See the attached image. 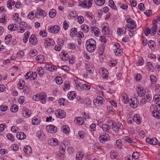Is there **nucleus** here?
<instances>
[{
  "instance_id": "obj_1",
  "label": "nucleus",
  "mask_w": 160,
  "mask_h": 160,
  "mask_svg": "<svg viewBox=\"0 0 160 160\" xmlns=\"http://www.w3.org/2000/svg\"><path fill=\"white\" fill-rule=\"evenodd\" d=\"M96 42L94 40L90 39L87 40L86 42V49L89 52H93L96 48Z\"/></svg>"
},
{
  "instance_id": "obj_2",
  "label": "nucleus",
  "mask_w": 160,
  "mask_h": 160,
  "mask_svg": "<svg viewBox=\"0 0 160 160\" xmlns=\"http://www.w3.org/2000/svg\"><path fill=\"white\" fill-rule=\"evenodd\" d=\"M92 2L91 0H89L87 2L86 1H84L79 3L78 5L82 8L88 9L92 6Z\"/></svg>"
},
{
  "instance_id": "obj_3",
  "label": "nucleus",
  "mask_w": 160,
  "mask_h": 160,
  "mask_svg": "<svg viewBox=\"0 0 160 160\" xmlns=\"http://www.w3.org/2000/svg\"><path fill=\"white\" fill-rule=\"evenodd\" d=\"M157 109L154 110L152 112V115L154 117L157 119L160 118V103H157Z\"/></svg>"
},
{
  "instance_id": "obj_4",
  "label": "nucleus",
  "mask_w": 160,
  "mask_h": 160,
  "mask_svg": "<svg viewBox=\"0 0 160 160\" xmlns=\"http://www.w3.org/2000/svg\"><path fill=\"white\" fill-rule=\"evenodd\" d=\"M46 128L47 132L52 133H55L57 130V127L52 125H49L47 126Z\"/></svg>"
},
{
  "instance_id": "obj_5",
  "label": "nucleus",
  "mask_w": 160,
  "mask_h": 160,
  "mask_svg": "<svg viewBox=\"0 0 160 160\" xmlns=\"http://www.w3.org/2000/svg\"><path fill=\"white\" fill-rule=\"evenodd\" d=\"M139 101L138 99L133 97L131 98V102L130 103V106L132 108H136L138 105Z\"/></svg>"
},
{
  "instance_id": "obj_6",
  "label": "nucleus",
  "mask_w": 160,
  "mask_h": 160,
  "mask_svg": "<svg viewBox=\"0 0 160 160\" xmlns=\"http://www.w3.org/2000/svg\"><path fill=\"white\" fill-rule=\"evenodd\" d=\"M55 114L57 117L61 118H64L66 116V112L61 109L57 110L55 112Z\"/></svg>"
},
{
  "instance_id": "obj_7",
  "label": "nucleus",
  "mask_w": 160,
  "mask_h": 160,
  "mask_svg": "<svg viewBox=\"0 0 160 160\" xmlns=\"http://www.w3.org/2000/svg\"><path fill=\"white\" fill-rule=\"evenodd\" d=\"M60 27L58 25H55L53 27H50L48 28V31L51 32L57 33L59 32L60 29Z\"/></svg>"
},
{
  "instance_id": "obj_8",
  "label": "nucleus",
  "mask_w": 160,
  "mask_h": 160,
  "mask_svg": "<svg viewBox=\"0 0 160 160\" xmlns=\"http://www.w3.org/2000/svg\"><path fill=\"white\" fill-rule=\"evenodd\" d=\"M113 130L115 132H117L119 131L120 130H122L123 128V125L120 123L118 122L117 124L112 127Z\"/></svg>"
},
{
  "instance_id": "obj_9",
  "label": "nucleus",
  "mask_w": 160,
  "mask_h": 160,
  "mask_svg": "<svg viewBox=\"0 0 160 160\" xmlns=\"http://www.w3.org/2000/svg\"><path fill=\"white\" fill-rule=\"evenodd\" d=\"M137 92L139 96L142 97L145 95V91L143 88L141 86H138L137 88Z\"/></svg>"
},
{
  "instance_id": "obj_10",
  "label": "nucleus",
  "mask_w": 160,
  "mask_h": 160,
  "mask_svg": "<svg viewBox=\"0 0 160 160\" xmlns=\"http://www.w3.org/2000/svg\"><path fill=\"white\" fill-rule=\"evenodd\" d=\"M110 139L109 136L106 133H103V135H100L99 138L100 141L102 142L103 141H108Z\"/></svg>"
},
{
  "instance_id": "obj_11",
  "label": "nucleus",
  "mask_w": 160,
  "mask_h": 160,
  "mask_svg": "<svg viewBox=\"0 0 160 160\" xmlns=\"http://www.w3.org/2000/svg\"><path fill=\"white\" fill-rule=\"evenodd\" d=\"M30 43L33 45H36L38 43L37 40L34 35H32L29 39Z\"/></svg>"
},
{
  "instance_id": "obj_12",
  "label": "nucleus",
  "mask_w": 160,
  "mask_h": 160,
  "mask_svg": "<svg viewBox=\"0 0 160 160\" xmlns=\"http://www.w3.org/2000/svg\"><path fill=\"white\" fill-rule=\"evenodd\" d=\"M44 45L47 47L52 46L54 44V42L51 39L49 38H46L44 40Z\"/></svg>"
},
{
  "instance_id": "obj_13",
  "label": "nucleus",
  "mask_w": 160,
  "mask_h": 160,
  "mask_svg": "<svg viewBox=\"0 0 160 160\" xmlns=\"http://www.w3.org/2000/svg\"><path fill=\"white\" fill-rule=\"evenodd\" d=\"M146 142L151 145H154L157 144L158 140L156 138H153L150 139L147 138L146 139Z\"/></svg>"
},
{
  "instance_id": "obj_14",
  "label": "nucleus",
  "mask_w": 160,
  "mask_h": 160,
  "mask_svg": "<svg viewBox=\"0 0 160 160\" xmlns=\"http://www.w3.org/2000/svg\"><path fill=\"white\" fill-rule=\"evenodd\" d=\"M122 102L124 103H127L129 102L128 95L125 93H123L121 95Z\"/></svg>"
},
{
  "instance_id": "obj_15",
  "label": "nucleus",
  "mask_w": 160,
  "mask_h": 160,
  "mask_svg": "<svg viewBox=\"0 0 160 160\" xmlns=\"http://www.w3.org/2000/svg\"><path fill=\"white\" fill-rule=\"evenodd\" d=\"M101 74L105 78H107L108 76V71L105 69L101 68L100 72Z\"/></svg>"
},
{
  "instance_id": "obj_16",
  "label": "nucleus",
  "mask_w": 160,
  "mask_h": 160,
  "mask_svg": "<svg viewBox=\"0 0 160 160\" xmlns=\"http://www.w3.org/2000/svg\"><path fill=\"white\" fill-rule=\"evenodd\" d=\"M39 99L40 100L42 103H46L47 97L46 94H41L39 95Z\"/></svg>"
},
{
  "instance_id": "obj_17",
  "label": "nucleus",
  "mask_w": 160,
  "mask_h": 160,
  "mask_svg": "<svg viewBox=\"0 0 160 160\" xmlns=\"http://www.w3.org/2000/svg\"><path fill=\"white\" fill-rule=\"evenodd\" d=\"M23 151L27 154H29L32 152V148L30 146H25Z\"/></svg>"
},
{
  "instance_id": "obj_18",
  "label": "nucleus",
  "mask_w": 160,
  "mask_h": 160,
  "mask_svg": "<svg viewBox=\"0 0 160 160\" xmlns=\"http://www.w3.org/2000/svg\"><path fill=\"white\" fill-rule=\"evenodd\" d=\"M16 137L18 139L22 140L26 138V135L23 132H20L17 133Z\"/></svg>"
},
{
  "instance_id": "obj_19",
  "label": "nucleus",
  "mask_w": 160,
  "mask_h": 160,
  "mask_svg": "<svg viewBox=\"0 0 160 160\" xmlns=\"http://www.w3.org/2000/svg\"><path fill=\"white\" fill-rule=\"evenodd\" d=\"M22 115L24 117L28 118L31 115V112L28 110H23L22 112Z\"/></svg>"
},
{
  "instance_id": "obj_20",
  "label": "nucleus",
  "mask_w": 160,
  "mask_h": 160,
  "mask_svg": "<svg viewBox=\"0 0 160 160\" xmlns=\"http://www.w3.org/2000/svg\"><path fill=\"white\" fill-rule=\"evenodd\" d=\"M18 25L16 24H11L8 26V28L11 31H14L17 29Z\"/></svg>"
},
{
  "instance_id": "obj_21",
  "label": "nucleus",
  "mask_w": 160,
  "mask_h": 160,
  "mask_svg": "<svg viewBox=\"0 0 160 160\" xmlns=\"http://www.w3.org/2000/svg\"><path fill=\"white\" fill-rule=\"evenodd\" d=\"M40 122V119L36 117H34L32 120V123L34 125H37Z\"/></svg>"
},
{
  "instance_id": "obj_22",
  "label": "nucleus",
  "mask_w": 160,
  "mask_h": 160,
  "mask_svg": "<svg viewBox=\"0 0 160 160\" xmlns=\"http://www.w3.org/2000/svg\"><path fill=\"white\" fill-rule=\"evenodd\" d=\"M76 93L75 92H69L67 95L68 98L70 100H72L76 97Z\"/></svg>"
},
{
  "instance_id": "obj_23",
  "label": "nucleus",
  "mask_w": 160,
  "mask_h": 160,
  "mask_svg": "<svg viewBox=\"0 0 160 160\" xmlns=\"http://www.w3.org/2000/svg\"><path fill=\"white\" fill-rule=\"evenodd\" d=\"M12 36L11 35L8 34L5 37V42L7 45L9 44L10 41L12 40Z\"/></svg>"
},
{
  "instance_id": "obj_24",
  "label": "nucleus",
  "mask_w": 160,
  "mask_h": 160,
  "mask_svg": "<svg viewBox=\"0 0 160 160\" xmlns=\"http://www.w3.org/2000/svg\"><path fill=\"white\" fill-rule=\"evenodd\" d=\"M66 148V146L64 144L62 143L61 144L60 147V152L62 155L63 156L64 154V152Z\"/></svg>"
},
{
  "instance_id": "obj_25",
  "label": "nucleus",
  "mask_w": 160,
  "mask_h": 160,
  "mask_svg": "<svg viewBox=\"0 0 160 160\" xmlns=\"http://www.w3.org/2000/svg\"><path fill=\"white\" fill-rule=\"evenodd\" d=\"M13 19L15 22H19L21 21V18H19V15L18 13H15L13 15Z\"/></svg>"
},
{
  "instance_id": "obj_26",
  "label": "nucleus",
  "mask_w": 160,
  "mask_h": 160,
  "mask_svg": "<svg viewBox=\"0 0 160 160\" xmlns=\"http://www.w3.org/2000/svg\"><path fill=\"white\" fill-rule=\"evenodd\" d=\"M133 121L135 122L137 124H139L140 122V117L139 115L135 114L133 118Z\"/></svg>"
},
{
  "instance_id": "obj_27",
  "label": "nucleus",
  "mask_w": 160,
  "mask_h": 160,
  "mask_svg": "<svg viewBox=\"0 0 160 160\" xmlns=\"http://www.w3.org/2000/svg\"><path fill=\"white\" fill-rule=\"evenodd\" d=\"M118 155V153L115 151L112 150L110 152V157L112 159H114L116 158Z\"/></svg>"
},
{
  "instance_id": "obj_28",
  "label": "nucleus",
  "mask_w": 160,
  "mask_h": 160,
  "mask_svg": "<svg viewBox=\"0 0 160 160\" xmlns=\"http://www.w3.org/2000/svg\"><path fill=\"white\" fill-rule=\"evenodd\" d=\"M25 84V82L23 80H20L18 85V88L21 90L23 89L24 88Z\"/></svg>"
},
{
  "instance_id": "obj_29",
  "label": "nucleus",
  "mask_w": 160,
  "mask_h": 160,
  "mask_svg": "<svg viewBox=\"0 0 160 160\" xmlns=\"http://www.w3.org/2000/svg\"><path fill=\"white\" fill-rule=\"evenodd\" d=\"M110 127H111V125L110 124L107 125V124H103L102 126V128L103 131L108 132Z\"/></svg>"
},
{
  "instance_id": "obj_30",
  "label": "nucleus",
  "mask_w": 160,
  "mask_h": 160,
  "mask_svg": "<svg viewBox=\"0 0 160 160\" xmlns=\"http://www.w3.org/2000/svg\"><path fill=\"white\" fill-rule=\"evenodd\" d=\"M82 30L85 33L88 32L89 31V27L87 25H82L81 26Z\"/></svg>"
},
{
  "instance_id": "obj_31",
  "label": "nucleus",
  "mask_w": 160,
  "mask_h": 160,
  "mask_svg": "<svg viewBox=\"0 0 160 160\" xmlns=\"http://www.w3.org/2000/svg\"><path fill=\"white\" fill-rule=\"evenodd\" d=\"M77 32V30L76 28H72L71 30L70 33V36L72 37L75 36L76 35Z\"/></svg>"
},
{
  "instance_id": "obj_32",
  "label": "nucleus",
  "mask_w": 160,
  "mask_h": 160,
  "mask_svg": "<svg viewBox=\"0 0 160 160\" xmlns=\"http://www.w3.org/2000/svg\"><path fill=\"white\" fill-rule=\"evenodd\" d=\"M158 27L156 25H153L151 29V35L152 36H154L156 33V28Z\"/></svg>"
},
{
  "instance_id": "obj_33",
  "label": "nucleus",
  "mask_w": 160,
  "mask_h": 160,
  "mask_svg": "<svg viewBox=\"0 0 160 160\" xmlns=\"http://www.w3.org/2000/svg\"><path fill=\"white\" fill-rule=\"evenodd\" d=\"M105 47L103 44H101L99 47L98 52L99 54L102 55V54L104 50Z\"/></svg>"
},
{
  "instance_id": "obj_34",
  "label": "nucleus",
  "mask_w": 160,
  "mask_h": 160,
  "mask_svg": "<svg viewBox=\"0 0 160 160\" xmlns=\"http://www.w3.org/2000/svg\"><path fill=\"white\" fill-rule=\"evenodd\" d=\"M105 0H95V4L99 6H101L104 4Z\"/></svg>"
},
{
  "instance_id": "obj_35",
  "label": "nucleus",
  "mask_w": 160,
  "mask_h": 160,
  "mask_svg": "<svg viewBox=\"0 0 160 160\" xmlns=\"http://www.w3.org/2000/svg\"><path fill=\"white\" fill-rule=\"evenodd\" d=\"M15 3V2L13 0L8 1L7 2L8 7L10 9H11L12 8V6H13Z\"/></svg>"
},
{
  "instance_id": "obj_36",
  "label": "nucleus",
  "mask_w": 160,
  "mask_h": 160,
  "mask_svg": "<svg viewBox=\"0 0 160 160\" xmlns=\"http://www.w3.org/2000/svg\"><path fill=\"white\" fill-rule=\"evenodd\" d=\"M36 59L37 61H38L40 63H41L44 61V58L42 56L39 55L36 57Z\"/></svg>"
},
{
  "instance_id": "obj_37",
  "label": "nucleus",
  "mask_w": 160,
  "mask_h": 160,
  "mask_svg": "<svg viewBox=\"0 0 160 160\" xmlns=\"http://www.w3.org/2000/svg\"><path fill=\"white\" fill-rule=\"evenodd\" d=\"M76 122L78 123V124L80 125H82L84 122L83 119L81 117H77L76 119Z\"/></svg>"
},
{
  "instance_id": "obj_38",
  "label": "nucleus",
  "mask_w": 160,
  "mask_h": 160,
  "mask_svg": "<svg viewBox=\"0 0 160 160\" xmlns=\"http://www.w3.org/2000/svg\"><path fill=\"white\" fill-rule=\"evenodd\" d=\"M61 58L63 61H67L69 59V55L67 53H63L61 55Z\"/></svg>"
},
{
  "instance_id": "obj_39",
  "label": "nucleus",
  "mask_w": 160,
  "mask_h": 160,
  "mask_svg": "<svg viewBox=\"0 0 160 160\" xmlns=\"http://www.w3.org/2000/svg\"><path fill=\"white\" fill-rule=\"evenodd\" d=\"M18 109V107L15 104L12 105L11 106L10 110L12 112H15Z\"/></svg>"
},
{
  "instance_id": "obj_40",
  "label": "nucleus",
  "mask_w": 160,
  "mask_h": 160,
  "mask_svg": "<svg viewBox=\"0 0 160 160\" xmlns=\"http://www.w3.org/2000/svg\"><path fill=\"white\" fill-rule=\"evenodd\" d=\"M102 32L105 35H108L109 33V29L108 27L104 26L103 28Z\"/></svg>"
},
{
  "instance_id": "obj_41",
  "label": "nucleus",
  "mask_w": 160,
  "mask_h": 160,
  "mask_svg": "<svg viewBox=\"0 0 160 160\" xmlns=\"http://www.w3.org/2000/svg\"><path fill=\"white\" fill-rule=\"evenodd\" d=\"M56 14V11L55 9L51 10L49 12V15L52 18H54Z\"/></svg>"
},
{
  "instance_id": "obj_42",
  "label": "nucleus",
  "mask_w": 160,
  "mask_h": 160,
  "mask_svg": "<svg viewBox=\"0 0 160 160\" xmlns=\"http://www.w3.org/2000/svg\"><path fill=\"white\" fill-rule=\"evenodd\" d=\"M74 80L77 87H81V83L80 82L81 80L80 79L77 77H75L74 78Z\"/></svg>"
},
{
  "instance_id": "obj_43",
  "label": "nucleus",
  "mask_w": 160,
  "mask_h": 160,
  "mask_svg": "<svg viewBox=\"0 0 160 160\" xmlns=\"http://www.w3.org/2000/svg\"><path fill=\"white\" fill-rule=\"evenodd\" d=\"M109 5L112 9L114 10L116 9V6L112 0H110L109 1Z\"/></svg>"
},
{
  "instance_id": "obj_44",
  "label": "nucleus",
  "mask_w": 160,
  "mask_h": 160,
  "mask_svg": "<svg viewBox=\"0 0 160 160\" xmlns=\"http://www.w3.org/2000/svg\"><path fill=\"white\" fill-rule=\"evenodd\" d=\"M37 72L39 75L42 76L44 73V70L42 67H38L37 69Z\"/></svg>"
},
{
  "instance_id": "obj_45",
  "label": "nucleus",
  "mask_w": 160,
  "mask_h": 160,
  "mask_svg": "<svg viewBox=\"0 0 160 160\" xmlns=\"http://www.w3.org/2000/svg\"><path fill=\"white\" fill-rule=\"evenodd\" d=\"M126 21L127 23H129V24H132L133 25V26H135V27H136L135 22L131 18H128L127 20Z\"/></svg>"
},
{
  "instance_id": "obj_46",
  "label": "nucleus",
  "mask_w": 160,
  "mask_h": 160,
  "mask_svg": "<svg viewBox=\"0 0 160 160\" xmlns=\"http://www.w3.org/2000/svg\"><path fill=\"white\" fill-rule=\"evenodd\" d=\"M150 77L152 83L155 84L157 82V78L156 77L153 75H151L150 76Z\"/></svg>"
},
{
  "instance_id": "obj_47",
  "label": "nucleus",
  "mask_w": 160,
  "mask_h": 160,
  "mask_svg": "<svg viewBox=\"0 0 160 160\" xmlns=\"http://www.w3.org/2000/svg\"><path fill=\"white\" fill-rule=\"evenodd\" d=\"M25 77L26 79H29L31 81V79H32V72L29 71L27 72L26 74Z\"/></svg>"
},
{
  "instance_id": "obj_48",
  "label": "nucleus",
  "mask_w": 160,
  "mask_h": 160,
  "mask_svg": "<svg viewBox=\"0 0 160 160\" xmlns=\"http://www.w3.org/2000/svg\"><path fill=\"white\" fill-rule=\"evenodd\" d=\"M67 47L69 49L73 50L75 48L76 46L74 43L72 42L69 43Z\"/></svg>"
},
{
  "instance_id": "obj_49",
  "label": "nucleus",
  "mask_w": 160,
  "mask_h": 160,
  "mask_svg": "<svg viewBox=\"0 0 160 160\" xmlns=\"http://www.w3.org/2000/svg\"><path fill=\"white\" fill-rule=\"evenodd\" d=\"M83 157V154L78 152L76 154V160H81Z\"/></svg>"
},
{
  "instance_id": "obj_50",
  "label": "nucleus",
  "mask_w": 160,
  "mask_h": 160,
  "mask_svg": "<svg viewBox=\"0 0 160 160\" xmlns=\"http://www.w3.org/2000/svg\"><path fill=\"white\" fill-rule=\"evenodd\" d=\"M86 68L88 71L90 73H92L93 71V69L92 66L91 65H87L86 67Z\"/></svg>"
},
{
  "instance_id": "obj_51",
  "label": "nucleus",
  "mask_w": 160,
  "mask_h": 160,
  "mask_svg": "<svg viewBox=\"0 0 160 160\" xmlns=\"http://www.w3.org/2000/svg\"><path fill=\"white\" fill-rule=\"evenodd\" d=\"M47 67V68H48V70L50 71H52L53 70H56L57 68L56 66L54 65L50 66L48 65Z\"/></svg>"
},
{
  "instance_id": "obj_52",
  "label": "nucleus",
  "mask_w": 160,
  "mask_h": 160,
  "mask_svg": "<svg viewBox=\"0 0 160 160\" xmlns=\"http://www.w3.org/2000/svg\"><path fill=\"white\" fill-rule=\"evenodd\" d=\"M126 28L125 27L124 29L120 28H118L117 29V32L120 34H124L126 33Z\"/></svg>"
},
{
  "instance_id": "obj_53",
  "label": "nucleus",
  "mask_w": 160,
  "mask_h": 160,
  "mask_svg": "<svg viewBox=\"0 0 160 160\" xmlns=\"http://www.w3.org/2000/svg\"><path fill=\"white\" fill-rule=\"evenodd\" d=\"M62 129L63 130V132L65 133L68 132L69 131V128L67 126H63L62 127Z\"/></svg>"
},
{
  "instance_id": "obj_54",
  "label": "nucleus",
  "mask_w": 160,
  "mask_h": 160,
  "mask_svg": "<svg viewBox=\"0 0 160 160\" xmlns=\"http://www.w3.org/2000/svg\"><path fill=\"white\" fill-rule=\"evenodd\" d=\"M98 29L95 27H94L92 28V32H94L95 36H98Z\"/></svg>"
},
{
  "instance_id": "obj_55",
  "label": "nucleus",
  "mask_w": 160,
  "mask_h": 160,
  "mask_svg": "<svg viewBox=\"0 0 160 160\" xmlns=\"http://www.w3.org/2000/svg\"><path fill=\"white\" fill-rule=\"evenodd\" d=\"M114 52L116 55H121L122 53V50L120 49H115L114 50Z\"/></svg>"
},
{
  "instance_id": "obj_56",
  "label": "nucleus",
  "mask_w": 160,
  "mask_h": 160,
  "mask_svg": "<svg viewBox=\"0 0 160 160\" xmlns=\"http://www.w3.org/2000/svg\"><path fill=\"white\" fill-rule=\"evenodd\" d=\"M160 100V94L155 95L153 97V100L156 102H158Z\"/></svg>"
},
{
  "instance_id": "obj_57",
  "label": "nucleus",
  "mask_w": 160,
  "mask_h": 160,
  "mask_svg": "<svg viewBox=\"0 0 160 160\" xmlns=\"http://www.w3.org/2000/svg\"><path fill=\"white\" fill-rule=\"evenodd\" d=\"M38 13L39 14L42 16H44L45 14V12L43 10L41 9L40 8H38L37 9Z\"/></svg>"
},
{
  "instance_id": "obj_58",
  "label": "nucleus",
  "mask_w": 160,
  "mask_h": 160,
  "mask_svg": "<svg viewBox=\"0 0 160 160\" xmlns=\"http://www.w3.org/2000/svg\"><path fill=\"white\" fill-rule=\"evenodd\" d=\"M95 102L99 105H101L104 102V100L102 98H97L96 99Z\"/></svg>"
},
{
  "instance_id": "obj_59",
  "label": "nucleus",
  "mask_w": 160,
  "mask_h": 160,
  "mask_svg": "<svg viewBox=\"0 0 160 160\" xmlns=\"http://www.w3.org/2000/svg\"><path fill=\"white\" fill-rule=\"evenodd\" d=\"M82 88L86 90H89L91 88V86L86 84H83L82 85Z\"/></svg>"
},
{
  "instance_id": "obj_60",
  "label": "nucleus",
  "mask_w": 160,
  "mask_h": 160,
  "mask_svg": "<svg viewBox=\"0 0 160 160\" xmlns=\"http://www.w3.org/2000/svg\"><path fill=\"white\" fill-rule=\"evenodd\" d=\"M37 136L39 138H42L45 135L41 131H39L37 132Z\"/></svg>"
},
{
  "instance_id": "obj_61",
  "label": "nucleus",
  "mask_w": 160,
  "mask_h": 160,
  "mask_svg": "<svg viewBox=\"0 0 160 160\" xmlns=\"http://www.w3.org/2000/svg\"><path fill=\"white\" fill-rule=\"evenodd\" d=\"M139 153L137 152H134L132 155V158L134 159H136L138 158L139 157Z\"/></svg>"
},
{
  "instance_id": "obj_62",
  "label": "nucleus",
  "mask_w": 160,
  "mask_h": 160,
  "mask_svg": "<svg viewBox=\"0 0 160 160\" xmlns=\"http://www.w3.org/2000/svg\"><path fill=\"white\" fill-rule=\"evenodd\" d=\"M136 27H135V26H133V25L129 24H126L125 25V28H126V29L127 28L129 29L130 28L132 30L134 29L135 28H136Z\"/></svg>"
},
{
  "instance_id": "obj_63",
  "label": "nucleus",
  "mask_w": 160,
  "mask_h": 160,
  "mask_svg": "<svg viewBox=\"0 0 160 160\" xmlns=\"http://www.w3.org/2000/svg\"><path fill=\"white\" fill-rule=\"evenodd\" d=\"M70 88V84L68 82H65L64 83V86L63 88L64 90L66 91V90L69 89Z\"/></svg>"
},
{
  "instance_id": "obj_64",
  "label": "nucleus",
  "mask_w": 160,
  "mask_h": 160,
  "mask_svg": "<svg viewBox=\"0 0 160 160\" xmlns=\"http://www.w3.org/2000/svg\"><path fill=\"white\" fill-rule=\"evenodd\" d=\"M28 17L30 19H33L35 17V15H34V12L33 11L32 12H30L28 15Z\"/></svg>"
}]
</instances>
